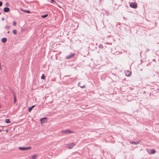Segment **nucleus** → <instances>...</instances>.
Returning <instances> with one entry per match:
<instances>
[{"label": "nucleus", "mask_w": 159, "mask_h": 159, "mask_svg": "<svg viewBox=\"0 0 159 159\" xmlns=\"http://www.w3.org/2000/svg\"><path fill=\"white\" fill-rule=\"evenodd\" d=\"M18 148L20 150L26 151L30 149L31 148V147L30 146L25 147H19Z\"/></svg>", "instance_id": "obj_1"}, {"label": "nucleus", "mask_w": 159, "mask_h": 159, "mask_svg": "<svg viewBox=\"0 0 159 159\" xmlns=\"http://www.w3.org/2000/svg\"><path fill=\"white\" fill-rule=\"evenodd\" d=\"M130 7L132 8L135 9L137 7V5L136 2H131L129 5Z\"/></svg>", "instance_id": "obj_2"}, {"label": "nucleus", "mask_w": 159, "mask_h": 159, "mask_svg": "<svg viewBox=\"0 0 159 159\" xmlns=\"http://www.w3.org/2000/svg\"><path fill=\"white\" fill-rule=\"evenodd\" d=\"M76 145L75 143H73L68 144V147L69 149H71Z\"/></svg>", "instance_id": "obj_3"}, {"label": "nucleus", "mask_w": 159, "mask_h": 159, "mask_svg": "<svg viewBox=\"0 0 159 159\" xmlns=\"http://www.w3.org/2000/svg\"><path fill=\"white\" fill-rule=\"evenodd\" d=\"M62 133H63L69 134L70 133H73V131L68 129L66 130L63 131H62Z\"/></svg>", "instance_id": "obj_4"}, {"label": "nucleus", "mask_w": 159, "mask_h": 159, "mask_svg": "<svg viewBox=\"0 0 159 159\" xmlns=\"http://www.w3.org/2000/svg\"><path fill=\"white\" fill-rule=\"evenodd\" d=\"M10 9L8 7H5L3 9V11L5 12H8L10 11Z\"/></svg>", "instance_id": "obj_5"}, {"label": "nucleus", "mask_w": 159, "mask_h": 159, "mask_svg": "<svg viewBox=\"0 0 159 159\" xmlns=\"http://www.w3.org/2000/svg\"><path fill=\"white\" fill-rule=\"evenodd\" d=\"M139 143H140V141H138L137 142L133 141V142H130V143L133 144V145H138V144H139Z\"/></svg>", "instance_id": "obj_6"}, {"label": "nucleus", "mask_w": 159, "mask_h": 159, "mask_svg": "<svg viewBox=\"0 0 159 159\" xmlns=\"http://www.w3.org/2000/svg\"><path fill=\"white\" fill-rule=\"evenodd\" d=\"M75 55L74 53H71L70 54H69L68 56H67L66 57V58L67 59H69L70 58L72 57H73Z\"/></svg>", "instance_id": "obj_7"}, {"label": "nucleus", "mask_w": 159, "mask_h": 159, "mask_svg": "<svg viewBox=\"0 0 159 159\" xmlns=\"http://www.w3.org/2000/svg\"><path fill=\"white\" fill-rule=\"evenodd\" d=\"M7 41V39L6 38H3L1 39V41L3 43H5Z\"/></svg>", "instance_id": "obj_8"}, {"label": "nucleus", "mask_w": 159, "mask_h": 159, "mask_svg": "<svg viewBox=\"0 0 159 159\" xmlns=\"http://www.w3.org/2000/svg\"><path fill=\"white\" fill-rule=\"evenodd\" d=\"M35 106V105H33L31 107H29L28 108V110L30 112L32 110V109Z\"/></svg>", "instance_id": "obj_9"}, {"label": "nucleus", "mask_w": 159, "mask_h": 159, "mask_svg": "<svg viewBox=\"0 0 159 159\" xmlns=\"http://www.w3.org/2000/svg\"><path fill=\"white\" fill-rule=\"evenodd\" d=\"M156 152V150L154 149H152L151 151V154H153L155 153Z\"/></svg>", "instance_id": "obj_10"}, {"label": "nucleus", "mask_w": 159, "mask_h": 159, "mask_svg": "<svg viewBox=\"0 0 159 159\" xmlns=\"http://www.w3.org/2000/svg\"><path fill=\"white\" fill-rule=\"evenodd\" d=\"M5 122L6 123H9L11 122L10 120L9 119H6L5 120Z\"/></svg>", "instance_id": "obj_11"}, {"label": "nucleus", "mask_w": 159, "mask_h": 159, "mask_svg": "<svg viewBox=\"0 0 159 159\" xmlns=\"http://www.w3.org/2000/svg\"><path fill=\"white\" fill-rule=\"evenodd\" d=\"M51 2L53 4H57V2L54 0H51Z\"/></svg>", "instance_id": "obj_12"}, {"label": "nucleus", "mask_w": 159, "mask_h": 159, "mask_svg": "<svg viewBox=\"0 0 159 159\" xmlns=\"http://www.w3.org/2000/svg\"><path fill=\"white\" fill-rule=\"evenodd\" d=\"M78 85L81 88H85V85H84L83 86L82 85H80V83H79L78 84Z\"/></svg>", "instance_id": "obj_13"}, {"label": "nucleus", "mask_w": 159, "mask_h": 159, "mask_svg": "<svg viewBox=\"0 0 159 159\" xmlns=\"http://www.w3.org/2000/svg\"><path fill=\"white\" fill-rule=\"evenodd\" d=\"M13 33L15 35L17 34V31L16 30H13Z\"/></svg>", "instance_id": "obj_14"}, {"label": "nucleus", "mask_w": 159, "mask_h": 159, "mask_svg": "<svg viewBox=\"0 0 159 159\" xmlns=\"http://www.w3.org/2000/svg\"><path fill=\"white\" fill-rule=\"evenodd\" d=\"M48 16V14H45V15L42 16H41V17L42 18H45V17H47Z\"/></svg>", "instance_id": "obj_15"}, {"label": "nucleus", "mask_w": 159, "mask_h": 159, "mask_svg": "<svg viewBox=\"0 0 159 159\" xmlns=\"http://www.w3.org/2000/svg\"><path fill=\"white\" fill-rule=\"evenodd\" d=\"M5 28L7 30H9L10 29V26L8 25H7L5 27Z\"/></svg>", "instance_id": "obj_16"}, {"label": "nucleus", "mask_w": 159, "mask_h": 159, "mask_svg": "<svg viewBox=\"0 0 159 159\" xmlns=\"http://www.w3.org/2000/svg\"><path fill=\"white\" fill-rule=\"evenodd\" d=\"M64 78L65 79H66L68 80L69 79H70V78L68 76H66L64 77Z\"/></svg>", "instance_id": "obj_17"}, {"label": "nucleus", "mask_w": 159, "mask_h": 159, "mask_svg": "<svg viewBox=\"0 0 159 159\" xmlns=\"http://www.w3.org/2000/svg\"><path fill=\"white\" fill-rule=\"evenodd\" d=\"M128 74H126V75L127 76H129L131 74V73L130 72H128Z\"/></svg>", "instance_id": "obj_18"}, {"label": "nucleus", "mask_w": 159, "mask_h": 159, "mask_svg": "<svg viewBox=\"0 0 159 159\" xmlns=\"http://www.w3.org/2000/svg\"><path fill=\"white\" fill-rule=\"evenodd\" d=\"M36 155H33L31 157L32 159H35L36 158Z\"/></svg>", "instance_id": "obj_19"}, {"label": "nucleus", "mask_w": 159, "mask_h": 159, "mask_svg": "<svg viewBox=\"0 0 159 159\" xmlns=\"http://www.w3.org/2000/svg\"><path fill=\"white\" fill-rule=\"evenodd\" d=\"M23 11L24 12H26L28 13H30V11L29 10H23Z\"/></svg>", "instance_id": "obj_20"}, {"label": "nucleus", "mask_w": 159, "mask_h": 159, "mask_svg": "<svg viewBox=\"0 0 159 159\" xmlns=\"http://www.w3.org/2000/svg\"><path fill=\"white\" fill-rule=\"evenodd\" d=\"M99 48L102 49L103 48V46L102 45L100 44L99 45Z\"/></svg>", "instance_id": "obj_21"}, {"label": "nucleus", "mask_w": 159, "mask_h": 159, "mask_svg": "<svg viewBox=\"0 0 159 159\" xmlns=\"http://www.w3.org/2000/svg\"><path fill=\"white\" fill-rule=\"evenodd\" d=\"M45 77L44 74H43V75L41 77V79H45Z\"/></svg>", "instance_id": "obj_22"}, {"label": "nucleus", "mask_w": 159, "mask_h": 159, "mask_svg": "<svg viewBox=\"0 0 159 159\" xmlns=\"http://www.w3.org/2000/svg\"><path fill=\"white\" fill-rule=\"evenodd\" d=\"M13 25L14 26H16V21H14L13 23Z\"/></svg>", "instance_id": "obj_23"}, {"label": "nucleus", "mask_w": 159, "mask_h": 159, "mask_svg": "<svg viewBox=\"0 0 159 159\" xmlns=\"http://www.w3.org/2000/svg\"><path fill=\"white\" fill-rule=\"evenodd\" d=\"M9 4L8 2H6L5 3V6H6L8 7L9 6Z\"/></svg>", "instance_id": "obj_24"}, {"label": "nucleus", "mask_w": 159, "mask_h": 159, "mask_svg": "<svg viewBox=\"0 0 159 159\" xmlns=\"http://www.w3.org/2000/svg\"><path fill=\"white\" fill-rule=\"evenodd\" d=\"M2 5V2L1 1H0V7H1Z\"/></svg>", "instance_id": "obj_25"}, {"label": "nucleus", "mask_w": 159, "mask_h": 159, "mask_svg": "<svg viewBox=\"0 0 159 159\" xmlns=\"http://www.w3.org/2000/svg\"><path fill=\"white\" fill-rule=\"evenodd\" d=\"M14 103H15L16 102V97L14 95Z\"/></svg>", "instance_id": "obj_26"}, {"label": "nucleus", "mask_w": 159, "mask_h": 159, "mask_svg": "<svg viewBox=\"0 0 159 159\" xmlns=\"http://www.w3.org/2000/svg\"><path fill=\"white\" fill-rule=\"evenodd\" d=\"M45 118H43L41 119L40 120L41 121L43 119H45Z\"/></svg>", "instance_id": "obj_27"}, {"label": "nucleus", "mask_w": 159, "mask_h": 159, "mask_svg": "<svg viewBox=\"0 0 159 159\" xmlns=\"http://www.w3.org/2000/svg\"><path fill=\"white\" fill-rule=\"evenodd\" d=\"M4 20V18H2V20Z\"/></svg>", "instance_id": "obj_28"}, {"label": "nucleus", "mask_w": 159, "mask_h": 159, "mask_svg": "<svg viewBox=\"0 0 159 159\" xmlns=\"http://www.w3.org/2000/svg\"><path fill=\"white\" fill-rule=\"evenodd\" d=\"M7 33H10V31H8L7 32Z\"/></svg>", "instance_id": "obj_29"}, {"label": "nucleus", "mask_w": 159, "mask_h": 159, "mask_svg": "<svg viewBox=\"0 0 159 159\" xmlns=\"http://www.w3.org/2000/svg\"><path fill=\"white\" fill-rule=\"evenodd\" d=\"M1 12L0 11V15H1Z\"/></svg>", "instance_id": "obj_30"}, {"label": "nucleus", "mask_w": 159, "mask_h": 159, "mask_svg": "<svg viewBox=\"0 0 159 159\" xmlns=\"http://www.w3.org/2000/svg\"><path fill=\"white\" fill-rule=\"evenodd\" d=\"M1 130H0V132H1Z\"/></svg>", "instance_id": "obj_31"}]
</instances>
